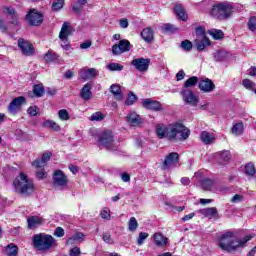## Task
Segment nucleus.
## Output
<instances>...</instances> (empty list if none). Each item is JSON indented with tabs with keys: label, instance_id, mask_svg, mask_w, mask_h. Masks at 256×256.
Listing matches in <instances>:
<instances>
[{
	"label": "nucleus",
	"instance_id": "1",
	"mask_svg": "<svg viewBox=\"0 0 256 256\" xmlns=\"http://www.w3.org/2000/svg\"><path fill=\"white\" fill-rule=\"evenodd\" d=\"M156 133L160 139L166 137L169 141H185L191 135V131L180 123L169 126L157 125Z\"/></svg>",
	"mask_w": 256,
	"mask_h": 256
},
{
	"label": "nucleus",
	"instance_id": "2",
	"mask_svg": "<svg viewBox=\"0 0 256 256\" xmlns=\"http://www.w3.org/2000/svg\"><path fill=\"white\" fill-rule=\"evenodd\" d=\"M252 239L253 235H247L243 239H237L235 232L226 231L220 236L218 245L222 251L231 253V251H237V249L245 247V244Z\"/></svg>",
	"mask_w": 256,
	"mask_h": 256
},
{
	"label": "nucleus",
	"instance_id": "3",
	"mask_svg": "<svg viewBox=\"0 0 256 256\" xmlns=\"http://www.w3.org/2000/svg\"><path fill=\"white\" fill-rule=\"evenodd\" d=\"M13 185L15 192L19 195H23V197H29V195L35 193V184L33 183V180L29 179L23 172L15 178Z\"/></svg>",
	"mask_w": 256,
	"mask_h": 256
},
{
	"label": "nucleus",
	"instance_id": "4",
	"mask_svg": "<svg viewBox=\"0 0 256 256\" xmlns=\"http://www.w3.org/2000/svg\"><path fill=\"white\" fill-rule=\"evenodd\" d=\"M233 11H235V7H233V5L229 3H218L212 6L210 15L214 17V19L223 21L225 19H229V17L233 15Z\"/></svg>",
	"mask_w": 256,
	"mask_h": 256
},
{
	"label": "nucleus",
	"instance_id": "5",
	"mask_svg": "<svg viewBox=\"0 0 256 256\" xmlns=\"http://www.w3.org/2000/svg\"><path fill=\"white\" fill-rule=\"evenodd\" d=\"M55 243V238L49 234L40 233L33 236V245L38 251H49Z\"/></svg>",
	"mask_w": 256,
	"mask_h": 256
},
{
	"label": "nucleus",
	"instance_id": "6",
	"mask_svg": "<svg viewBox=\"0 0 256 256\" xmlns=\"http://www.w3.org/2000/svg\"><path fill=\"white\" fill-rule=\"evenodd\" d=\"M52 183L55 189L63 191L69 185V178L62 170H55L52 175Z\"/></svg>",
	"mask_w": 256,
	"mask_h": 256
},
{
	"label": "nucleus",
	"instance_id": "7",
	"mask_svg": "<svg viewBox=\"0 0 256 256\" xmlns=\"http://www.w3.org/2000/svg\"><path fill=\"white\" fill-rule=\"evenodd\" d=\"M131 65L139 73H147L149 71V65H151V59L143 57L135 58L131 61Z\"/></svg>",
	"mask_w": 256,
	"mask_h": 256
},
{
	"label": "nucleus",
	"instance_id": "8",
	"mask_svg": "<svg viewBox=\"0 0 256 256\" xmlns=\"http://www.w3.org/2000/svg\"><path fill=\"white\" fill-rule=\"evenodd\" d=\"M26 21L33 27H39L43 23V13L37 9H31L26 15Z\"/></svg>",
	"mask_w": 256,
	"mask_h": 256
},
{
	"label": "nucleus",
	"instance_id": "9",
	"mask_svg": "<svg viewBox=\"0 0 256 256\" xmlns=\"http://www.w3.org/2000/svg\"><path fill=\"white\" fill-rule=\"evenodd\" d=\"M99 144L105 149L115 151V140H113V134L110 131L103 132L100 135Z\"/></svg>",
	"mask_w": 256,
	"mask_h": 256
},
{
	"label": "nucleus",
	"instance_id": "10",
	"mask_svg": "<svg viewBox=\"0 0 256 256\" xmlns=\"http://www.w3.org/2000/svg\"><path fill=\"white\" fill-rule=\"evenodd\" d=\"M18 47L21 50L22 55H26V57H31V55H35V48L33 47V44L28 40L19 38Z\"/></svg>",
	"mask_w": 256,
	"mask_h": 256
},
{
	"label": "nucleus",
	"instance_id": "11",
	"mask_svg": "<svg viewBox=\"0 0 256 256\" xmlns=\"http://www.w3.org/2000/svg\"><path fill=\"white\" fill-rule=\"evenodd\" d=\"M71 31H73V29L71 28V24L69 22H64L62 24V28L59 34V38L61 39V41L64 42V45H62L63 49H69V42L67 39L69 35H71Z\"/></svg>",
	"mask_w": 256,
	"mask_h": 256
},
{
	"label": "nucleus",
	"instance_id": "12",
	"mask_svg": "<svg viewBox=\"0 0 256 256\" xmlns=\"http://www.w3.org/2000/svg\"><path fill=\"white\" fill-rule=\"evenodd\" d=\"M127 51H131V42L127 39L120 40L118 44L112 46L113 55H121Z\"/></svg>",
	"mask_w": 256,
	"mask_h": 256
},
{
	"label": "nucleus",
	"instance_id": "13",
	"mask_svg": "<svg viewBox=\"0 0 256 256\" xmlns=\"http://www.w3.org/2000/svg\"><path fill=\"white\" fill-rule=\"evenodd\" d=\"M182 99L187 103V105H191L192 107H197L199 103V97L193 93V91L186 89L181 92Z\"/></svg>",
	"mask_w": 256,
	"mask_h": 256
},
{
	"label": "nucleus",
	"instance_id": "14",
	"mask_svg": "<svg viewBox=\"0 0 256 256\" xmlns=\"http://www.w3.org/2000/svg\"><path fill=\"white\" fill-rule=\"evenodd\" d=\"M142 107L148 109L149 111H164L163 104L157 100L146 98L142 101Z\"/></svg>",
	"mask_w": 256,
	"mask_h": 256
},
{
	"label": "nucleus",
	"instance_id": "15",
	"mask_svg": "<svg viewBox=\"0 0 256 256\" xmlns=\"http://www.w3.org/2000/svg\"><path fill=\"white\" fill-rule=\"evenodd\" d=\"M179 163V154L177 152H172L166 156L162 169L166 171V169H171V167H175Z\"/></svg>",
	"mask_w": 256,
	"mask_h": 256
},
{
	"label": "nucleus",
	"instance_id": "16",
	"mask_svg": "<svg viewBox=\"0 0 256 256\" xmlns=\"http://www.w3.org/2000/svg\"><path fill=\"white\" fill-rule=\"evenodd\" d=\"M23 103H25V97L20 96V97L14 98L8 106L9 113H11L12 115H15V113H17V111L21 109V105H23Z\"/></svg>",
	"mask_w": 256,
	"mask_h": 256
},
{
	"label": "nucleus",
	"instance_id": "17",
	"mask_svg": "<svg viewBox=\"0 0 256 256\" xmlns=\"http://www.w3.org/2000/svg\"><path fill=\"white\" fill-rule=\"evenodd\" d=\"M199 89L203 91V93H212V91H215V83H213L211 79L206 78L199 82Z\"/></svg>",
	"mask_w": 256,
	"mask_h": 256
},
{
	"label": "nucleus",
	"instance_id": "18",
	"mask_svg": "<svg viewBox=\"0 0 256 256\" xmlns=\"http://www.w3.org/2000/svg\"><path fill=\"white\" fill-rule=\"evenodd\" d=\"M126 122H127L128 125H130L131 127H139V125H141V123H143V121L141 120V116H139V115L136 114L135 112H130V113L126 116Z\"/></svg>",
	"mask_w": 256,
	"mask_h": 256
},
{
	"label": "nucleus",
	"instance_id": "19",
	"mask_svg": "<svg viewBox=\"0 0 256 256\" xmlns=\"http://www.w3.org/2000/svg\"><path fill=\"white\" fill-rule=\"evenodd\" d=\"M98 74H99V71H97V69L95 68L84 69V70H80L79 72L81 79H83L84 81H87L89 79H94V77H97Z\"/></svg>",
	"mask_w": 256,
	"mask_h": 256
},
{
	"label": "nucleus",
	"instance_id": "20",
	"mask_svg": "<svg viewBox=\"0 0 256 256\" xmlns=\"http://www.w3.org/2000/svg\"><path fill=\"white\" fill-rule=\"evenodd\" d=\"M44 219L41 216H29L27 218L28 229H37L39 225H43Z\"/></svg>",
	"mask_w": 256,
	"mask_h": 256
},
{
	"label": "nucleus",
	"instance_id": "21",
	"mask_svg": "<svg viewBox=\"0 0 256 256\" xmlns=\"http://www.w3.org/2000/svg\"><path fill=\"white\" fill-rule=\"evenodd\" d=\"M194 45L197 51H205V47H209V45H211V40H209L207 37L196 38Z\"/></svg>",
	"mask_w": 256,
	"mask_h": 256
},
{
	"label": "nucleus",
	"instance_id": "22",
	"mask_svg": "<svg viewBox=\"0 0 256 256\" xmlns=\"http://www.w3.org/2000/svg\"><path fill=\"white\" fill-rule=\"evenodd\" d=\"M200 139L204 145H211V143H215V134L203 131Z\"/></svg>",
	"mask_w": 256,
	"mask_h": 256
},
{
	"label": "nucleus",
	"instance_id": "23",
	"mask_svg": "<svg viewBox=\"0 0 256 256\" xmlns=\"http://www.w3.org/2000/svg\"><path fill=\"white\" fill-rule=\"evenodd\" d=\"M91 84L87 83L84 85V87L81 89L80 95L84 101H89L91 97H93V93L91 92Z\"/></svg>",
	"mask_w": 256,
	"mask_h": 256
},
{
	"label": "nucleus",
	"instance_id": "24",
	"mask_svg": "<svg viewBox=\"0 0 256 256\" xmlns=\"http://www.w3.org/2000/svg\"><path fill=\"white\" fill-rule=\"evenodd\" d=\"M84 240H85V234L81 232H77L66 241V244L75 245V243H79V241H84Z\"/></svg>",
	"mask_w": 256,
	"mask_h": 256
},
{
	"label": "nucleus",
	"instance_id": "25",
	"mask_svg": "<svg viewBox=\"0 0 256 256\" xmlns=\"http://www.w3.org/2000/svg\"><path fill=\"white\" fill-rule=\"evenodd\" d=\"M110 92L114 95V99L117 101H121L123 99V92L121 91V87L117 84H112L110 86Z\"/></svg>",
	"mask_w": 256,
	"mask_h": 256
},
{
	"label": "nucleus",
	"instance_id": "26",
	"mask_svg": "<svg viewBox=\"0 0 256 256\" xmlns=\"http://www.w3.org/2000/svg\"><path fill=\"white\" fill-rule=\"evenodd\" d=\"M174 13L181 19V21H187V12L181 4H176L174 7Z\"/></svg>",
	"mask_w": 256,
	"mask_h": 256
},
{
	"label": "nucleus",
	"instance_id": "27",
	"mask_svg": "<svg viewBox=\"0 0 256 256\" xmlns=\"http://www.w3.org/2000/svg\"><path fill=\"white\" fill-rule=\"evenodd\" d=\"M153 35L154 32L150 27L143 29L141 32V37L146 43H153Z\"/></svg>",
	"mask_w": 256,
	"mask_h": 256
},
{
	"label": "nucleus",
	"instance_id": "28",
	"mask_svg": "<svg viewBox=\"0 0 256 256\" xmlns=\"http://www.w3.org/2000/svg\"><path fill=\"white\" fill-rule=\"evenodd\" d=\"M154 242L157 247H165V245H167V238L161 233H155Z\"/></svg>",
	"mask_w": 256,
	"mask_h": 256
},
{
	"label": "nucleus",
	"instance_id": "29",
	"mask_svg": "<svg viewBox=\"0 0 256 256\" xmlns=\"http://www.w3.org/2000/svg\"><path fill=\"white\" fill-rule=\"evenodd\" d=\"M45 129H52V131H61V126L53 120H45L42 124Z\"/></svg>",
	"mask_w": 256,
	"mask_h": 256
},
{
	"label": "nucleus",
	"instance_id": "30",
	"mask_svg": "<svg viewBox=\"0 0 256 256\" xmlns=\"http://www.w3.org/2000/svg\"><path fill=\"white\" fill-rule=\"evenodd\" d=\"M213 185H215V182L209 178H204L200 181V187H202L204 191H211V189H213Z\"/></svg>",
	"mask_w": 256,
	"mask_h": 256
},
{
	"label": "nucleus",
	"instance_id": "31",
	"mask_svg": "<svg viewBox=\"0 0 256 256\" xmlns=\"http://www.w3.org/2000/svg\"><path fill=\"white\" fill-rule=\"evenodd\" d=\"M44 59H45L46 63H53V61H59V55H57V53H55V51L49 50L45 54Z\"/></svg>",
	"mask_w": 256,
	"mask_h": 256
},
{
	"label": "nucleus",
	"instance_id": "32",
	"mask_svg": "<svg viewBox=\"0 0 256 256\" xmlns=\"http://www.w3.org/2000/svg\"><path fill=\"white\" fill-rule=\"evenodd\" d=\"M5 253L7 256H17V253H19V248L15 244H9L5 248Z\"/></svg>",
	"mask_w": 256,
	"mask_h": 256
},
{
	"label": "nucleus",
	"instance_id": "33",
	"mask_svg": "<svg viewBox=\"0 0 256 256\" xmlns=\"http://www.w3.org/2000/svg\"><path fill=\"white\" fill-rule=\"evenodd\" d=\"M227 57H229V53H227L225 50H218L214 53V61H225Z\"/></svg>",
	"mask_w": 256,
	"mask_h": 256
},
{
	"label": "nucleus",
	"instance_id": "34",
	"mask_svg": "<svg viewBox=\"0 0 256 256\" xmlns=\"http://www.w3.org/2000/svg\"><path fill=\"white\" fill-rule=\"evenodd\" d=\"M217 157H218L220 163H227L228 161L231 160V152L224 150L222 152H219L217 154Z\"/></svg>",
	"mask_w": 256,
	"mask_h": 256
},
{
	"label": "nucleus",
	"instance_id": "35",
	"mask_svg": "<svg viewBox=\"0 0 256 256\" xmlns=\"http://www.w3.org/2000/svg\"><path fill=\"white\" fill-rule=\"evenodd\" d=\"M199 213H201V215H204L205 217H213V215H217V208H204L199 210Z\"/></svg>",
	"mask_w": 256,
	"mask_h": 256
},
{
	"label": "nucleus",
	"instance_id": "36",
	"mask_svg": "<svg viewBox=\"0 0 256 256\" xmlns=\"http://www.w3.org/2000/svg\"><path fill=\"white\" fill-rule=\"evenodd\" d=\"M137 227H139V222H137V218L131 217L128 221V231L134 233V231H137Z\"/></svg>",
	"mask_w": 256,
	"mask_h": 256
},
{
	"label": "nucleus",
	"instance_id": "37",
	"mask_svg": "<svg viewBox=\"0 0 256 256\" xmlns=\"http://www.w3.org/2000/svg\"><path fill=\"white\" fill-rule=\"evenodd\" d=\"M244 173L245 175H248V177H253L256 173L255 165L253 163H248L244 167Z\"/></svg>",
	"mask_w": 256,
	"mask_h": 256
},
{
	"label": "nucleus",
	"instance_id": "38",
	"mask_svg": "<svg viewBox=\"0 0 256 256\" xmlns=\"http://www.w3.org/2000/svg\"><path fill=\"white\" fill-rule=\"evenodd\" d=\"M232 135L239 137V135H243V123L235 124L231 129Z\"/></svg>",
	"mask_w": 256,
	"mask_h": 256
},
{
	"label": "nucleus",
	"instance_id": "39",
	"mask_svg": "<svg viewBox=\"0 0 256 256\" xmlns=\"http://www.w3.org/2000/svg\"><path fill=\"white\" fill-rule=\"evenodd\" d=\"M196 83H199V78L196 76H192L184 82V87L186 89L189 87H195Z\"/></svg>",
	"mask_w": 256,
	"mask_h": 256
},
{
	"label": "nucleus",
	"instance_id": "40",
	"mask_svg": "<svg viewBox=\"0 0 256 256\" xmlns=\"http://www.w3.org/2000/svg\"><path fill=\"white\" fill-rule=\"evenodd\" d=\"M4 13H7L12 18V25H17V16L15 15V9L13 8H4Z\"/></svg>",
	"mask_w": 256,
	"mask_h": 256
},
{
	"label": "nucleus",
	"instance_id": "41",
	"mask_svg": "<svg viewBox=\"0 0 256 256\" xmlns=\"http://www.w3.org/2000/svg\"><path fill=\"white\" fill-rule=\"evenodd\" d=\"M209 35L213 37V39H223L224 33L221 30L211 29L208 31Z\"/></svg>",
	"mask_w": 256,
	"mask_h": 256
},
{
	"label": "nucleus",
	"instance_id": "42",
	"mask_svg": "<svg viewBox=\"0 0 256 256\" xmlns=\"http://www.w3.org/2000/svg\"><path fill=\"white\" fill-rule=\"evenodd\" d=\"M109 71H123V65L119 63H110L106 66Z\"/></svg>",
	"mask_w": 256,
	"mask_h": 256
},
{
	"label": "nucleus",
	"instance_id": "43",
	"mask_svg": "<svg viewBox=\"0 0 256 256\" xmlns=\"http://www.w3.org/2000/svg\"><path fill=\"white\" fill-rule=\"evenodd\" d=\"M33 93L36 97H43V94L45 93V88H43V85H35Z\"/></svg>",
	"mask_w": 256,
	"mask_h": 256
},
{
	"label": "nucleus",
	"instance_id": "44",
	"mask_svg": "<svg viewBox=\"0 0 256 256\" xmlns=\"http://www.w3.org/2000/svg\"><path fill=\"white\" fill-rule=\"evenodd\" d=\"M100 216L102 219H106V221L111 220V210L107 207L103 208L100 212Z\"/></svg>",
	"mask_w": 256,
	"mask_h": 256
},
{
	"label": "nucleus",
	"instance_id": "45",
	"mask_svg": "<svg viewBox=\"0 0 256 256\" xmlns=\"http://www.w3.org/2000/svg\"><path fill=\"white\" fill-rule=\"evenodd\" d=\"M180 47L184 51H191V49H193V43L189 40H184L181 42Z\"/></svg>",
	"mask_w": 256,
	"mask_h": 256
},
{
	"label": "nucleus",
	"instance_id": "46",
	"mask_svg": "<svg viewBox=\"0 0 256 256\" xmlns=\"http://www.w3.org/2000/svg\"><path fill=\"white\" fill-rule=\"evenodd\" d=\"M58 117H59V119H61V121H69V119H70L69 112H67L66 109H62V110L58 111Z\"/></svg>",
	"mask_w": 256,
	"mask_h": 256
},
{
	"label": "nucleus",
	"instance_id": "47",
	"mask_svg": "<svg viewBox=\"0 0 256 256\" xmlns=\"http://www.w3.org/2000/svg\"><path fill=\"white\" fill-rule=\"evenodd\" d=\"M135 101H137V96L133 92H130L125 102L126 105H133Z\"/></svg>",
	"mask_w": 256,
	"mask_h": 256
},
{
	"label": "nucleus",
	"instance_id": "48",
	"mask_svg": "<svg viewBox=\"0 0 256 256\" xmlns=\"http://www.w3.org/2000/svg\"><path fill=\"white\" fill-rule=\"evenodd\" d=\"M105 119V116L101 112H96L91 115L90 120L91 121H103Z\"/></svg>",
	"mask_w": 256,
	"mask_h": 256
},
{
	"label": "nucleus",
	"instance_id": "49",
	"mask_svg": "<svg viewBox=\"0 0 256 256\" xmlns=\"http://www.w3.org/2000/svg\"><path fill=\"white\" fill-rule=\"evenodd\" d=\"M147 237H149V234L146 232H140L138 239H137V243L138 245H143V243H145V239H147Z\"/></svg>",
	"mask_w": 256,
	"mask_h": 256
},
{
	"label": "nucleus",
	"instance_id": "50",
	"mask_svg": "<svg viewBox=\"0 0 256 256\" xmlns=\"http://www.w3.org/2000/svg\"><path fill=\"white\" fill-rule=\"evenodd\" d=\"M47 165L45 162H43L41 159H36L32 162V166L35 167V169H43Z\"/></svg>",
	"mask_w": 256,
	"mask_h": 256
},
{
	"label": "nucleus",
	"instance_id": "51",
	"mask_svg": "<svg viewBox=\"0 0 256 256\" xmlns=\"http://www.w3.org/2000/svg\"><path fill=\"white\" fill-rule=\"evenodd\" d=\"M248 29L250 31H256V17L253 16L248 21Z\"/></svg>",
	"mask_w": 256,
	"mask_h": 256
},
{
	"label": "nucleus",
	"instance_id": "52",
	"mask_svg": "<svg viewBox=\"0 0 256 256\" xmlns=\"http://www.w3.org/2000/svg\"><path fill=\"white\" fill-rule=\"evenodd\" d=\"M63 5V0H57L56 2H53L52 9L53 11H59L60 9H63Z\"/></svg>",
	"mask_w": 256,
	"mask_h": 256
},
{
	"label": "nucleus",
	"instance_id": "53",
	"mask_svg": "<svg viewBox=\"0 0 256 256\" xmlns=\"http://www.w3.org/2000/svg\"><path fill=\"white\" fill-rule=\"evenodd\" d=\"M28 115L35 117L39 113V108L37 106H31L27 110Z\"/></svg>",
	"mask_w": 256,
	"mask_h": 256
},
{
	"label": "nucleus",
	"instance_id": "54",
	"mask_svg": "<svg viewBox=\"0 0 256 256\" xmlns=\"http://www.w3.org/2000/svg\"><path fill=\"white\" fill-rule=\"evenodd\" d=\"M196 39H203V37H207L205 36V30L203 29V27L199 26L196 28Z\"/></svg>",
	"mask_w": 256,
	"mask_h": 256
},
{
	"label": "nucleus",
	"instance_id": "55",
	"mask_svg": "<svg viewBox=\"0 0 256 256\" xmlns=\"http://www.w3.org/2000/svg\"><path fill=\"white\" fill-rule=\"evenodd\" d=\"M102 239H103L104 243H108L109 245H113V243H115V241L113 240L111 235H109L107 233H104L102 235Z\"/></svg>",
	"mask_w": 256,
	"mask_h": 256
},
{
	"label": "nucleus",
	"instance_id": "56",
	"mask_svg": "<svg viewBox=\"0 0 256 256\" xmlns=\"http://www.w3.org/2000/svg\"><path fill=\"white\" fill-rule=\"evenodd\" d=\"M51 152H44L41 157V161L47 165V162L51 160Z\"/></svg>",
	"mask_w": 256,
	"mask_h": 256
},
{
	"label": "nucleus",
	"instance_id": "57",
	"mask_svg": "<svg viewBox=\"0 0 256 256\" xmlns=\"http://www.w3.org/2000/svg\"><path fill=\"white\" fill-rule=\"evenodd\" d=\"M119 27H121V29H127V27H129V20H127V18L120 19Z\"/></svg>",
	"mask_w": 256,
	"mask_h": 256
},
{
	"label": "nucleus",
	"instance_id": "58",
	"mask_svg": "<svg viewBox=\"0 0 256 256\" xmlns=\"http://www.w3.org/2000/svg\"><path fill=\"white\" fill-rule=\"evenodd\" d=\"M65 235V230L62 227H57L54 231L55 237H63Z\"/></svg>",
	"mask_w": 256,
	"mask_h": 256
},
{
	"label": "nucleus",
	"instance_id": "59",
	"mask_svg": "<svg viewBox=\"0 0 256 256\" xmlns=\"http://www.w3.org/2000/svg\"><path fill=\"white\" fill-rule=\"evenodd\" d=\"M243 86L246 88V89H253V87H255V83H253V81L249 80V79H245L243 81Z\"/></svg>",
	"mask_w": 256,
	"mask_h": 256
},
{
	"label": "nucleus",
	"instance_id": "60",
	"mask_svg": "<svg viewBox=\"0 0 256 256\" xmlns=\"http://www.w3.org/2000/svg\"><path fill=\"white\" fill-rule=\"evenodd\" d=\"M241 201H243V195L241 194H235L231 199V203H241Z\"/></svg>",
	"mask_w": 256,
	"mask_h": 256
},
{
	"label": "nucleus",
	"instance_id": "61",
	"mask_svg": "<svg viewBox=\"0 0 256 256\" xmlns=\"http://www.w3.org/2000/svg\"><path fill=\"white\" fill-rule=\"evenodd\" d=\"M162 29H163L164 31H168L169 33H172V31H175V26H173V24L167 23V24H164V25L162 26Z\"/></svg>",
	"mask_w": 256,
	"mask_h": 256
},
{
	"label": "nucleus",
	"instance_id": "62",
	"mask_svg": "<svg viewBox=\"0 0 256 256\" xmlns=\"http://www.w3.org/2000/svg\"><path fill=\"white\" fill-rule=\"evenodd\" d=\"M81 255V249L79 247H74L70 250V256H79Z\"/></svg>",
	"mask_w": 256,
	"mask_h": 256
},
{
	"label": "nucleus",
	"instance_id": "63",
	"mask_svg": "<svg viewBox=\"0 0 256 256\" xmlns=\"http://www.w3.org/2000/svg\"><path fill=\"white\" fill-rule=\"evenodd\" d=\"M176 79H177V81H183V79H185V71L180 70V71L176 74Z\"/></svg>",
	"mask_w": 256,
	"mask_h": 256
},
{
	"label": "nucleus",
	"instance_id": "64",
	"mask_svg": "<svg viewBox=\"0 0 256 256\" xmlns=\"http://www.w3.org/2000/svg\"><path fill=\"white\" fill-rule=\"evenodd\" d=\"M37 179H45L47 177V173L45 171H38L36 172Z\"/></svg>",
	"mask_w": 256,
	"mask_h": 256
}]
</instances>
